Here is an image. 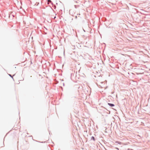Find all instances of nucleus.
Returning <instances> with one entry per match:
<instances>
[{
    "mask_svg": "<svg viewBox=\"0 0 150 150\" xmlns=\"http://www.w3.org/2000/svg\"><path fill=\"white\" fill-rule=\"evenodd\" d=\"M108 104L110 107H113L115 105L114 104L112 103H108Z\"/></svg>",
    "mask_w": 150,
    "mask_h": 150,
    "instance_id": "nucleus-1",
    "label": "nucleus"
},
{
    "mask_svg": "<svg viewBox=\"0 0 150 150\" xmlns=\"http://www.w3.org/2000/svg\"><path fill=\"white\" fill-rule=\"evenodd\" d=\"M15 74H14L13 76H12L11 74H8V75L12 78V79L13 80V76H14Z\"/></svg>",
    "mask_w": 150,
    "mask_h": 150,
    "instance_id": "nucleus-2",
    "label": "nucleus"
},
{
    "mask_svg": "<svg viewBox=\"0 0 150 150\" xmlns=\"http://www.w3.org/2000/svg\"><path fill=\"white\" fill-rule=\"evenodd\" d=\"M115 143L116 144H121V143L120 142L117 141H116L115 142Z\"/></svg>",
    "mask_w": 150,
    "mask_h": 150,
    "instance_id": "nucleus-3",
    "label": "nucleus"
},
{
    "mask_svg": "<svg viewBox=\"0 0 150 150\" xmlns=\"http://www.w3.org/2000/svg\"><path fill=\"white\" fill-rule=\"evenodd\" d=\"M91 140H94V141H95V138H94V137H93V136H92V137H91Z\"/></svg>",
    "mask_w": 150,
    "mask_h": 150,
    "instance_id": "nucleus-4",
    "label": "nucleus"
},
{
    "mask_svg": "<svg viewBox=\"0 0 150 150\" xmlns=\"http://www.w3.org/2000/svg\"><path fill=\"white\" fill-rule=\"evenodd\" d=\"M48 1H50L51 3L52 4H53L52 2V1H51V0H48Z\"/></svg>",
    "mask_w": 150,
    "mask_h": 150,
    "instance_id": "nucleus-5",
    "label": "nucleus"
},
{
    "mask_svg": "<svg viewBox=\"0 0 150 150\" xmlns=\"http://www.w3.org/2000/svg\"><path fill=\"white\" fill-rule=\"evenodd\" d=\"M75 18L76 19L77 18V16H76Z\"/></svg>",
    "mask_w": 150,
    "mask_h": 150,
    "instance_id": "nucleus-6",
    "label": "nucleus"
},
{
    "mask_svg": "<svg viewBox=\"0 0 150 150\" xmlns=\"http://www.w3.org/2000/svg\"><path fill=\"white\" fill-rule=\"evenodd\" d=\"M56 18V16H54V19L55 18Z\"/></svg>",
    "mask_w": 150,
    "mask_h": 150,
    "instance_id": "nucleus-7",
    "label": "nucleus"
},
{
    "mask_svg": "<svg viewBox=\"0 0 150 150\" xmlns=\"http://www.w3.org/2000/svg\"><path fill=\"white\" fill-rule=\"evenodd\" d=\"M77 15H80V13H79V14H78Z\"/></svg>",
    "mask_w": 150,
    "mask_h": 150,
    "instance_id": "nucleus-8",
    "label": "nucleus"
},
{
    "mask_svg": "<svg viewBox=\"0 0 150 150\" xmlns=\"http://www.w3.org/2000/svg\"><path fill=\"white\" fill-rule=\"evenodd\" d=\"M12 16H13V17H14V16H14L13 15H12Z\"/></svg>",
    "mask_w": 150,
    "mask_h": 150,
    "instance_id": "nucleus-9",
    "label": "nucleus"
},
{
    "mask_svg": "<svg viewBox=\"0 0 150 150\" xmlns=\"http://www.w3.org/2000/svg\"><path fill=\"white\" fill-rule=\"evenodd\" d=\"M51 9H52V10H53V9L51 7Z\"/></svg>",
    "mask_w": 150,
    "mask_h": 150,
    "instance_id": "nucleus-10",
    "label": "nucleus"
},
{
    "mask_svg": "<svg viewBox=\"0 0 150 150\" xmlns=\"http://www.w3.org/2000/svg\"><path fill=\"white\" fill-rule=\"evenodd\" d=\"M83 30L84 32H85V31L84 29H83Z\"/></svg>",
    "mask_w": 150,
    "mask_h": 150,
    "instance_id": "nucleus-11",
    "label": "nucleus"
},
{
    "mask_svg": "<svg viewBox=\"0 0 150 150\" xmlns=\"http://www.w3.org/2000/svg\"><path fill=\"white\" fill-rule=\"evenodd\" d=\"M31 64H32V62H31Z\"/></svg>",
    "mask_w": 150,
    "mask_h": 150,
    "instance_id": "nucleus-12",
    "label": "nucleus"
}]
</instances>
